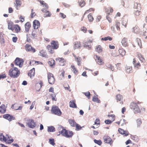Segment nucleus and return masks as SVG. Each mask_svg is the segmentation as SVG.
<instances>
[{
    "instance_id": "nucleus-58",
    "label": "nucleus",
    "mask_w": 147,
    "mask_h": 147,
    "mask_svg": "<svg viewBox=\"0 0 147 147\" xmlns=\"http://www.w3.org/2000/svg\"><path fill=\"white\" fill-rule=\"evenodd\" d=\"M120 122L121 126H123L126 123V120L124 119H121Z\"/></svg>"
},
{
    "instance_id": "nucleus-36",
    "label": "nucleus",
    "mask_w": 147,
    "mask_h": 147,
    "mask_svg": "<svg viewBox=\"0 0 147 147\" xmlns=\"http://www.w3.org/2000/svg\"><path fill=\"white\" fill-rule=\"evenodd\" d=\"M71 67L72 68V70L73 73L76 75H77L78 72V70L74 65H71Z\"/></svg>"
},
{
    "instance_id": "nucleus-37",
    "label": "nucleus",
    "mask_w": 147,
    "mask_h": 147,
    "mask_svg": "<svg viewBox=\"0 0 147 147\" xmlns=\"http://www.w3.org/2000/svg\"><path fill=\"white\" fill-rule=\"evenodd\" d=\"M119 52L120 55L123 56L125 55V51L123 48L120 49L119 50Z\"/></svg>"
},
{
    "instance_id": "nucleus-17",
    "label": "nucleus",
    "mask_w": 147,
    "mask_h": 147,
    "mask_svg": "<svg viewBox=\"0 0 147 147\" xmlns=\"http://www.w3.org/2000/svg\"><path fill=\"white\" fill-rule=\"evenodd\" d=\"M56 60L59 63V65L63 66L65 65V61L63 58H58L56 59Z\"/></svg>"
},
{
    "instance_id": "nucleus-7",
    "label": "nucleus",
    "mask_w": 147,
    "mask_h": 147,
    "mask_svg": "<svg viewBox=\"0 0 147 147\" xmlns=\"http://www.w3.org/2000/svg\"><path fill=\"white\" fill-rule=\"evenodd\" d=\"M115 99L117 102H119L121 105H122L123 104L124 100L122 95L120 94L117 95L115 96Z\"/></svg>"
},
{
    "instance_id": "nucleus-23",
    "label": "nucleus",
    "mask_w": 147,
    "mask_h": 147,
    "mask_svg": "<svg viewBox=\"0 0 147 147\" xmlns=\"http://www.w3.org/2000/svg\"><path fill=\"white\" fill-rule=\"evenodd\" d=\"M43 83L41 81H40L39 83L36 84L35 85V88L37 91H39L40 89L42 86H43Z\"/></svg>"
},
{
    "instance_id": "nucleus-49",
    "label": "nucleus",
    "mask_w": 147,
    "mask_h": 147,
    "mask_svg": "<svg viewBox=\"0 0 147 147\" xmlns=\"http://www.w3.org/2000/svg\"><path fill=\"white\" fill-rule=\"evenodd\" d=\"M134 13L136 16H139L141 14V12L140 11L137 10L135 11Z\"/></svg>"
},
{
    "instance_id": "nucleus-45",
    "label": "nucleus",
    "mask_w": 147,
    "mask_h": 147,
    "mask_svg": "<svg viewBox=\"0 0 147 147\" xmlns=\"http://www.w3.org/2000/svg\"><path fill=\"white\" fill-rule=\"evenodd\" d=\"M115 22V26L117 28V30H120V22L118 20H116Z\"/></svg>"
},
{
    "instance_id": "nucleus-16",
    "label": "nucleus",
    "mask_w": 147,
    "mask_h": 147,
    "mask_svg": "<svg viewBox=\"0 0 147 147\" xmlns=\"http://www.w3.org/2000/svg\"><path fill=\"white\" fill-rule=\"evenodd\" d=\"M33 26L34 29H37L40 27V23L38 20H35L33 22Z\"/></svg>"
},
{
    "instance_id": "nucleus-28",
    "label": "nucleus",
    "mask_w": 147,
    "mask_h": 147,
    "mask_svg": "<svg viewBox=\"0 0 147 147\" xmlns=\"http://www.w3.org/2000/svg\"><path fill=\"white\" fill-rule=\"evenodd\" d=\"M25 31L26 32H28L29 31L30 29L31 26L30 23L28 22L26 23L25 25Z\"/></svg>"
},
{
    "instance_id": "nucleus-1",
    "label": "nucleus",
    "mask_w": 147,
    "mask_h": 147,
    "mask_svg": "<svg viewBox=\"0 0 147 147\" xmlns=\"http://www.w3.org/2000/svg\"><path fill=\"white\" fill-rule=\"evenodd\" d=\"M20 74V70L16 67H12L9 71V75L10 77L13 78H17Z\"/></svg>"
},
{
    "instance_id": "nucleus-51",
    "label": "nucleus",
    "mask_w": 147,
    "mask_h": 147,
    "mask_svg": "<svg viewBox=\"0 0 147 147\" xmlns=\"http://www.w3.org/2000/svg\"><path fill=\"white\" fill-rule=\"evenodd\" d=\"M84 47L88 48H90L91 47V44L88 43V42H85L84 43Z\"/></svg>"
},
{
    "instance_id": "nucleus-14",
    "label": "nucleus",
    "mask_w": 147,
    "mask_h": 147,
    "mask_svg": "<svg viewBox=\"0 0 147 147\" xmlns=\"http://www.w3.org/2000/svg\"><path fill=\"white\" fill-rule=\"evenodd\" d=\"M3 117L8 120L9 121H11L15 119V117L9 114H5L3 115Z\"/></svg>"
},
{
    "instance_id": "nucleus-32",
    "label": "nucleus",
    "mask_w": 147,
    "mask_h": 147,
    "mask_svg": "<svg viewBox=\"0 0 147 147\" xmlns=\"http://www.w3.org/2000/svg\"><path fill=\"white\" fill-rule=\"evenodd\" d=\"M121 43L123 46L126 47L127 46V39L125 38H124L121 41Z\"/></svg>"
},
{
    "instance_id": "nucleus-12",
    "label": "nucleus",
    "mask_w": 147,
    "mask_h": 147,
    "mask_svg": "<svg viewBox=\"0 0 147 147\" xmlns=\"http://www.w3.org/2000/svg\"><path fill=\"white\" fill-rule=\"evenodd\" d=\"M104 142L106 143L111 145L113 143L112 139L108 136H105L103 137Z\"/></svg>"
},
{
    "instance_id": "nucleus-10",
    "label": "nucleus",
    "mask_w": 147,
    "mask_h": 147,
    "mask_svg": "<svg viewBox=\"0 0 147 147\" xmlns=\"http://www.w3.org/2000/svg\"><path fill=\"white\" fill-rule=\"evenodd\" d=\"M27 124L28 127L31 128H34L36 126V123L32 119H30L27 120Z\"/></svg>"
},
{
    "instance_id": "nucleus-26",
    "label": "nucleus",
    "mask_w": 147,
    "mask_h": 147,
    "mask_svg": "<svg viewBox=\"0 0 147 147\" xmlns=\"http://www.w3.org/2000/svg\"><path fill=\"white\" fill-rule=\"evenodd\" d=\"M35 64V65H37L38 64L42 65L43 63L41 62L38 61H36L34 60H32L30 62V65H33Z\"/></svg>"
},
{
    "instance_id": "nucleus-60",
    "label": "nucleus",
    "mask_w": 147,
    "mask_h": 147,
    "mask_svg": "<svg viewBox=\"0 0 147 147\" xmlns=\"http://www.w3.org/2000/svg\"><path fill=\"white\" fill-rule=\"evenodd\" d=\"M31 18H33L36 16V13L34 11L33 9H31Z\"/></svg>"
},
{
    "instance_id": "nucleus-48",
    "label": "nucleus",
    "mask_w": 147,
    "mask_h": 147,
    "mask_svg": "<svg viewBox=\"0 0 147 147\" xmlns=\"http://www.w3.org/2000/svg\"><path fill=\"white\" fill-rule=\"evenodd\" d=\"M0 140L1 141L6 142V138L3 136L2 134L0 135Z\"/></svg>"
},
{
    "instance_id": "nucleus-24",
    "label": "nucleus",
    "mask_w": 147,
    "mask_h": 147,
    "mask_svg": "<svg viewBox=\"0 0 147 147\" xmlns=\"http://www.w3.org/2000/svg\"><path fill=\"white\" fill-rule=\"evenodd\" d=\"M35 74V69L33 68L29 71L28 73V75L31 78L32 77L34 76Z\"/></svg>"
},
{
    "instance_id": "nucleus-53",
    "label": "nucleus",
    "mask_w": 147,
    "mask_h": 147,
    "mask_svg": "<svg viewBox=\"0 0 147 147\" xmlns=\"http://www.w3.org/2000/svg\"><path fill=\"white\" fill-rule=\"evenodd\" d=\"M111 15L110 13H108V15H107L106 18L109 23H111L112 22V20L110 15Z\"/></svg>"
},
{
    "instance_id": "nucleus-46",
    "label": "nucleus",
    "mask_w": 147,
    "mask_h": 147,
    "mask_svg": "<svg viewBox=\"0 0 147 147\" xmlns=\"http://www.w3.org/2000/svg\"><path fill=\"white\" fill-rule=\"evenodd\" d=\"M101 40H105L107 41V40H109V41H111L112 40V38L111 37L109 36H108L106 37H105L104 38H102L101 39Z\"/></svg>"
},
{
    "instance_id": "nucleus-5",
    "label": "nucleus",
    "mask_w": 147,
    "mask_h": 147,
    "mask_svg": "<svg viewBox=\"0 0 147 147\" xmlns=\"http://www.w3.org/2000/svg\"><path fill=\"white\" fill-rule=\"evenodd\" d=\"M94 58L98 64L100 65H102L104 64V62L102 57L97 55H95L94 56Z\"/></svg>"
},
{
    "instance_id": "nucleus-59",
    "label": "nucleus",
    "mask_w": 147,
    "mask_h": 147,
    "mask_svg": "<svg viewBox=\"0 0 147 147\" xmlns=\"http://www.w3.org/2000/svg\"><path fill=\"white\" fill-rule=\"evenodd\" d=\"M51 96L52 100H55V101L57 100V98H56V95L55 94H51Z\"/></svg>"
},
{
    "instance_id": "nucleus-39",
    "label": "nucleus",
    "mask_w": 147,
    "mask_h": 147,
    "mask_svg": "<svg viewBox=\"0 0 147 147\" xmlns=\"http://www.w3.org/2000/svg\"><path fill=\"white\" fill-rule=\"evenodd\" d=\"M6 109L5 108V105H2L0 107V112L2 113H4L5 112Z\"/></svg>"
},
{
    "instance_id": "nucleus-18",
    "label": "nucleus",
    "mask_w": 147,
    "mask_h": 147,
    "mask_svg": "<svg viewBox=\"0 0 147 147\" xmlns=\"http://www.w3.org/2000/svg\"><path fill=\"white\" fill-rule=\"evenodd\" d=\"M136 61L135 58H134L133 59V64L134 65V67L137 68V69L140 68L141 66L140 63L139 62L136 63Z\"/></svg>"
},
{
    "instance_id": "nucleus-57",
    "label": "nucleus",
    "mask_w": 147,
    "mask_h": 147,
    "mask_svg": "<svg viewBox=\"0 0 147 147\" xmlns=\"http://www.w3.org/2000/svg\"><path fill=\"white\" fill-rule=\"evenodd\" d=\"M142 36L143 38H147V30L143 31Z\"/></svg>"
},
{
    "instance_id": "nucleus-55",
    "label": "nucleus",
    "mask_w": 147,
    "mask_h": 147,
    "mask_svg": "<svg viewBox=\"0 0 147 147\" xmlns=\"http://www.w3.org/2000/svg\"><path fill=\"white\" fill-rule=\"evenodd\" d=\"M94 142L98 145L100 146L102 144V142L100 140H97L96 139H94Z\"/></svg>"
},
{
    "instance_id": "nucleus-9",
    "label": "nucleus",
    "mask_w": 147,
    "mask_h": 147,
    "mask_svg": "<svg viewBox=\"0 0 147 147\" xmlns=\"http://www.w3.org/2000/svg\"><path fill=\"white\" fill-rule=\"evenodd\" d=\"M24 62L22 59L17 57L14 61V63L16 65L19 66L20 67H21L23 65Z\"/></svg>"
},
{
    "instance_id": "nucleus-31",
    "label": "nucleus",
    "mask_w": 147,
    "mask_h": 147,
    "mask_svg": "<svg viewBox=\"0 0 147 147\" xmlns=\"http://www.w3.org/2000/svg\"><path fill=\"white\" fill-rule=\"evenodd\" d=\"M15 3H14L15 7L17 10L18 9V7H20L21 3L19 0H15Z\"/></svg>"
},
{
    "instance_id": "nucleus-40",
    "label": "nucleus",
    "mask_w": 147,
    "mask_h": 147,
    "mask_svg": "<svg viewBox=\"0 0 147 147\" xmlns=\"http://www.w3.org/2000/svg\"><path fill=\"white\" fill-rule=\"evenodd\" d=\"M78 3L79 5L81 7H83L84 6L86 3L84 0H78Z\"/></svg>"
},
{
    "instance_id": "nucleus-4",
    "label": "nucleus",
    "mask_w": 147,
    "mask_h": 147,
    "mask_svg": "<svg viewBox=\"0 0 147 147\" xmlns=\"http://www.w3.org/2000/svg\"><path fill=\"white\" fill-rule=\"evenodd\" d=\"M52 114L60 116L61 115V112L58 107L53 106L52 107L51 110Z\"/></svg>"
},
{
    "instance_id": "nucleus-52",
    "label": "nucleus",
    "mask_w": 147,
    "mask_h": 147,
    "mask_svg": "<svg viewBox=\"0 0 147 147\" xmlns=\"http://www.w3.org/2000/svg\"><path fill=\"white\" fill-rule=\"evenodd\" d=\"M88 18L90 22H92L94 20L92 15L90 13L88 15Z\"/></svg>"
},
{
    "instance_id": "nucleus-8",
    "label": "nucleus",
    "mask_w": 147,
    "mask_h": 147,
    "mask_svg": "<svg viewBox=\"0 0 147 147\" xmlns=\"http://www.w3.org/2000/svg\"><path fill=\"white\" fill-rule=\"evenodd\" d=\"M25 49L27 51L32 53H35L36 51V49L29 44H27L25 45Z\"/></svg>"
},
{
    "instance_id": "nucleus-41",
    "label": "nucleus",
    "mask_w": 147,
    "mask_h": 147,
    "mask_svg": "<svg viewBox=\"0 0 147 147\" xmlns=\"http://www.w3.org/2000/svg\"><path fill=\"white\" fill-rule=\"evenodd\" d=\"M106 66L107 67L110 69L112 71H113L114 70V66L109 63L106 64Z\"/></svg>"
},
{
    "instance_id": "nucleus-22",
    "label": "nucleus",
    "mask_w": 147,
    "mask_h": 147,
    "mask_svg": "<svg viewBox=\"0 0 147 147\" xmlns=\"http://www.w3.org/2000/svg\"><path fill=\"white\" fill-rule=\"evenodd\" d=\"M42 10L43 12L45 13L44 14L45 17H50L51 16V14L49 11H48L44 9H42Z\"/></svg>"
},
{
    "instance_id": "nucleus-2",
    "label": "nucleus",
    "mask_w": 147,
    "mask_h": 147,
    "mask_svg": "<svg viewBox=\"0 0 147 147\" xmlns=\"http://www.w3.org/2000/svg\"><path fill=\"white\" fill-rule=\"evenodd\" d=\"M140 103L141 102L139 101H138L136 102H133L131 103L130 107L131 109L134 110L135 113H138L140 112L139 108Z\"/></svg>"
},
{
    "instance_id": "nucleus-35",
    "label": "nucleus",
    "mask_w": 147,
    "mask_h": 147,
    "mask_svg": "<svg viewBox=\"0 0 147 147\" xmlns=\"http://www.w3.org/2000/svg\"><path fill=\"white\" fill-rule=\"evenodd\" d=\"M68 121L69 123L70 124L71 126L73 127H75L76 126L77 123L74 120L72 119H70Z\"/></svg>"
},
{
    "instance_id": "nucleus-11",
    "label": "nucleus",
    "mask_w": 147,
    "mask_h": 147,
    "mask_svg": "<svg viewBox=\"0 0 147 147\" xmlns=\"http://www.w3.org/2000/svg\"><path fill=\"white\" fill-rule=\"evenodd\" d=\"M137 55L141 62L143 63V64L144 65H147V63L142 54L140 53H137Z\"/></svg>"
},
{
    "instance_id": "nucleus-33",
    "label": "nucleus",
    "mask_w": 147,
    "mask_h": 147,
    "mask_svg": "<svg viewBox=\"0 0 147 147\" xmlns=\"http://www.w3.org/2000/svg\"><path fill=\"white\" fill-rule=\"evenodd\" d=\"M69 106L71 107L76 108L77 107L76 104L75 103V101L73 100L71 101L69 103Z\"/></svg>"
},
{
    "instance_id": "nucleus-3",
    "label": "nucleus",
    "mask_w": 147,
    "mask_h": 147,
    "mask_svg": "<svg viewBox=\"0 0 147 147\" xmlns=\"http://www.w3.org/2000/svg\"><path fill=\"white\" fill-rule=\"evenodd\" d=\"M59 135L61 134L63 136L67 138L71 137L73 135V133L72 131L67 130L63 129H62L61 131H59Z\"/></svg>"
},
{
    "instance_id": "nucleus-54",
    "label": "nucleus",
    "mask_w": 147,
    "mask_h": 147,
    "mask_svg": "<svg viewBox=\"0 0 147 147\" xmlns=\"http://www.w3.org/2000/svg\"><path fill=\"white\" fill-rule=\"evenodd\" d=\"M92 100L94 102H96L98 103H100V100L95 96H94L93 97Z\"/></svg>"
},
{
    "instance_id": "nucleus-38",
    "label": "nucleus",
    "mask_w": 147,
    "mask_h": 147,
    "mask_svg": "<svg viewBox=\"0 0 147 147\" xmlns=\"http://www.w3.org/2000/svg\"><path fill=\"white\" fill-rule=\"evenodd\" d=\"M134 8L137 9H140L141 8L140 4L136 2L134 3Z\"/></svg>"
},
{
    "instance_id": "nucleus-30",
    "label": "nucleus",
    "mask_w": 147,
    "mask_h": 147,
    "mask_svg": "<svg viewBox=\"0 0 147 147\" xmlns=\"http://www.w3.org/2000/svg\"><path fill=\"white\" fill-rule=\"evenodd\" d=\"M74 48L75 49L79 48L81 47L80 42L79 41H76L74 42Z\"/></svg>"
},
{
    "instance_id": "nucleus-61",
    "label": "nucleus",
    "mask_w": 147,
    "mask_h": 147,
    "mask_svg": "<svg viewBox=\"0 0 147 147\" xmlns=\"http://www.w3.org/2000/svg\"><path fill=\"white\" fill-rule=\"evenodd\" d=\"M80 30L84 33H86L87 31L86 28L85 26L82 27L81 28Z\"/></svg>"
},
{
    "instance_id": "nucleus-15",
    "label": "nucleus",
    "mask_w": 147,
    "mask_h": 147,
    "mask_svg": "<svg viewBox=\"0 0 147 147\" xmlns=\"http://www.w3.org/2000/svg\"><path fill=\"white\" fill-rule=\"evenodd\" d=\"M51 45L55 49H57L59 47V44L57 41L52 40L51 42Z\"/></svg>"
},
{
    "instance_id": "nucleus-47",
    "label": "nucleus",
    "mask_w": 147,
    "mask_h": 147,
    "mask_svg": "<svg viewBox=\"0 0 147 147\" xmlns=\"http://www.w3.org/2000/svg\"><path fill=\"white\" fill-rule=\"evenodd\" d=\"M75 60L77 62L78 65L79 66H80L81 65V62L82 60L81 58L80 57H76V58Z\"/></svg>"
},
{
    "instance_id": "nucleus-21",
    "label": "nucleus",
    "mask_w": 147,
    "mask_h": 147,
    "mask_svg": "<svg viewBox=\"0 0 147 147\" xmlns=\"http://www.w3.org/2000/svg\"><path fill=\"white\" fill-rule=\"evenodd\" d=\"M118 131L121 134L125 136H127L129 134V133L127 131H124L123 129L120 128L119 129Z\"/></svg>"
},
{
    "instance_id": "nucleus-13",
    "label": "nucleus",
    "mask_w": 147,
    "mask_h": 147,
    "mask_svg": "<svg viewBox=\"0 0 147 147\" xmlns=\"http://www.w3.org/2000/svg\"><path fill=\"white\" fill-rule=\"evenodd\" d=\"M21 28L20 26L18 24L14 25L12 31H14L16 33H18L21 32Z\"/></svg>"
},
{
    "instance_id": "nucleus-42",
    "label": "nucleus",
    "mask_w": 147,
    "mask_h": 147,
    "mask_svg": "<svg viewBox=\"0 0 147 147\" xmlns=\"http://www.w3.org/2000/svg\"><path fill=\"white\" fill-rule=\"evenodd\" d=\"M95 50L98 53L101 52L102 51L101 47L100 45H98L96 47L95 49Z\"/></svg>"
},
{
    "instance_id": "nucleus-20",
    "label": "nucleus",
    "mask_w": 147,
    "mask_h": 147,
    "mask_svg": "<svg viewBox=\"0 0 147 147\" xmlns=\"http://www.w3.org/2000/svg\"><path fill=\"white\" fill-rule=\"evenodd\" d=\"M125 71L127 73H131L132 71V67L131 66L126 65L125 67Z\"/></svg>"
},
{
    "instance_id": "nucleus-29",
    "label": "nucleus",
    "mask_w": 147,
    "mask_h": 147,
    "mask_svg": "<svg viewBox=\"0 0 147 147\" xmlns=\"http://www.w3.org/2000/svg\"><path fill=\"white\" fill-rule=\"evenodd\" d=\"M12 108L16 110H21L22 108V106H19L17 104H14L12 105Z\"/></svg>"
},
{
    "instance_id": "nucleus-50",
    "label": "nucleus",
    "mask_w": 147,
    "mask_h": 147,
    "mask_svg": "<svg viewBox=\"0 0 147 147\" xmlns=\"http://www.w3.org/2000/svg\"><path fill=\"white\" fill-rule=\"evenodd\" d=\"M38 1L40 2V3L42 5H43L44 6H45V7L47 8H48V5L46 3H45V2L44 1H41L40 0V1L39 0Z\"/></svg>"
},
{
    "instance_id": "nucleus-43",
    "label": "nucleus",
    "mask_w": 147,
    "mask_h": 147,
    "mask_svg": "<svg viewBox=\"0 0 147 147\" xmlns=\"http://www.w3.org/2000/svg\"><path fill=\"white\" fill-rule=\"evenodd\" d=\"M136 40L140 47V48H142V47L141 41L140 39L137 38L136 39Z\"/></svg>"
},
{
    "instance_id": "nucleus-44",
    "label": "nucleus",
    "mask_w": 147,
    "mask_h": 147,
    "mask_svg": "<svg viewBox=\"0 0 147 147\" xmlns=\"http://www.w3.org/2000/svg\"><path fill=\"white\" fill-rule=\"evenodd\" d=\"M47 130L48 131L51 132H54L55 131V128L52 126L48 127Z\"/></svg>"
},
{
    "instance_id": "nucleus-19",
    "label": "nucleus",
    "mask_w": 147,
    "mask_h": 147,
    "mask_svg": "<svg viewBox=\"0 0 147 147\" xmlns=\"http://www.w3.org/2000/svg\"><path fill=\"white\" fill-rule=\"evenodd\" d=\"M47 49L48 50V52L51 54H53L54 53V50L55 49L51 45H48L46 47Z\"/></svg>"
},
{
    "instance_id": "nucleus-56",
    "label": "nucleus",
    "mask_w": 147,
    "mask_h": 147,
    "mask_svg": "<svg viewBox=\"0 0 147 147\" xmlns=\"http://www.w3.org/2000/svg\"><path fill=\"white\" fill-rule=\"evenodd\" d=\"M55 61L53 59H52L48 62L49 64L51 66H52L54 65H55Z\"/></svg>"
},
{
    "instance_id": "nucleus-6",
    "label": "nucleus",
    "mask_w": 147,
    "mask_h": 147,
    "mask_svg": "<svg viewBox=\"0 0 147 147\" xmlns=\"http://www.w3.org/2000/svg\"><path fill=\"white\" fill-rule=\"evenodd\" d=\"M47 76L49 83L51 84H54L55 82V79L53 75L49 72L47 73Z\"/></svg>"
},
{
    "instance_id": "nucleus-25",
    "label": "nucleus",
    "mask_w": 147,
    "mask_h": 147,
    "mask_svg": "<svg viewBox=\"0 0 147 147\" xmlns=\"http://www.w3.org/2000/svg\"><path fill=\"white\" fill-rule=\"evenodd\" d=\"M14 26L13 23L11 21H9L8 23V29L12 30Z\"/></svg>"
},
{
    "instance_id": "nucleus-64",
    "label": "nucleus",
    "mask_w": 147,
    "mask_h": 147,
    "mask_svg": "<svg viewBox=\"0 0 147 147\" xmlns=\"http://www.w3.org/2000/svg\"><path fill=\"white\" fill-rule=\"evenodd\" d=\"M19 19L20 20V21L22 22H24V17L21 16V15H20V17L19 18Z\"/></svg>"
},
{
    "instance_id": "nucleus-27",
    "label": "nucleus",
    "mask_w": 147,
    "mask_h": 147,
    "mask_svg": "<svg viewBox=\"0 0 147 147\" xmlns=\"http://www.w3.org/2000/svg\"><path fill=\"white\" fill-rule=\"evenodd\" d=\"M39 55L43 57H47V55L46 52L43 50H41L39 53Z\"/></svg>"
},
{
    "instance_id": "nucleus-34",
    "label": "nucleus",
    "mask_w": 147,
    "mask_h": 147,
    "mask_svg": "<svg viewBox=\"0 0 147 147\" xmlns=\"http://www.w3.org/2000/svg\"><path fill=\"white\" fill-rule=\"evenodd\" d=\"M133 32L136 34H138L140 32V29L137 26H135L133 28Z\"/></svg>"
},
{
    "instance_id": "nucleus-62",
    "label": "nucleus",
    "mask_w": 147,
    "mask_h": 147,
    "mask_svg": "<svg viewBox=\"0 0 147 147\" xmlns=\"http://www.w3.org/2000/svg\"><path fill=\"white\" fill-rule=\"evenodd\" d=\"M76 130H79L82 129V127L78 124H76Z\"/></svg>"
},
{
    "instance_id": "nucleus-63",
    "label": "nucleus",
    "mask_w": 147,
    "mask_h": 147,
    "mask_svg": "<svg viewBox=\"0 0 147 147\" xmlns=\"http://www.w3.org/2000/svg\"><path fill=\"white\" fill-rule=\"evenodd\" d=\"M49 142L53 146H54L55 145L54 140L53 139H49Z\"/></svg>"
}]
</instances>
